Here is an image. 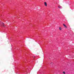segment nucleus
<instances>
[{
    "label": "nucleus",
    "mask_w": 74,
    "mask_h": 74,
    "mask_svg": "<svg viewBox=\"0 0 74 74\" xmlns=\"http://www.w3.org/2000/svg\"><path fill=\"white\" fill-rule=\"evenodd\" d=\"M1 26H3V27H5V25L3 23H2L1 24Z\"/></svg>",
    "instance_id": "obj_1"
},
{
    "label": "nucleus",
    "mask_w": 74,
    "mask_h": 74,
    "mask_svg": "<svg viewBox=\"0 0 74 74\" xmlns=\"http://www.w3.org/2000/svg\"><path fill=\"white\" fill-rule=\"evenodd\" d=\"M63 25L65 27H66V28H67V26H66V25H65V24H63Z\"/></svg>",
    "instance_id": "obj_2"
},
{
    "label": "nucleus",
    "mask_w": 74,
    "mask_h": 74,
    "mask_svg": "<svg viewBox=\"0 0 74 74\" xmlns=\"http://www.w3.org/2000/svg\"><path fill=\"white\" fill-rule=\"evenodd\" d=\"M44 4L45 6H47V3L46 2H45Z\"/></svg>",
    "instance_id": "obj_3"
},
{
    "label": "nucleus",
    "mask_w": 74,
    "mask_h": 74,
    "mask_svg": "<svg viewBox=\"0 0 74 74\" xmlns=\"http://www.w3.org/2000/svg\"><path fill=\"white\" fill-rule=\"evenodd\" d=\"M59 29L60 30H62V28H61V27H60L59 28Z\"/></svg>",
    "instance_id": "obj_4"
},
{
    "label": "nucleus",
    "mask_w": 74,
    "mask_h": 74,
    "mask_svg": "<svg viewBox=\"0 0 74 74\" xmlns=\"http://www.w3.org/2000/svg\"><path fill=\"white\" fill-rule=\"evenodd\" d=\"M58 8H61V6L60 7V6H58Z\"/></svg>",
    "instance_id": "obj_5"
},
{
    "label": "nucleus",
    "mask_w": 74,
    "mask_h": 74,
    "mask_svg": "<svg viewBox=\"0 0 74 74\" xmlns=\"http://www.w3.org/2000/svg\"><path fill=\"white\" fill-rule=\"evenodd\" d=\"M63 74H66V73H65V71L63 72Z\"/></svg>",
    "instance_id": "obj_6"
},
{
    "label": "nucleus",
    "mask_w": 74,
    "mask_h": 74,
    "mask_svg": "<svg viewBox=\"0 0 74 74\" xmlns=\"http://www.w3.org/2000/svg\"><path fill=\"white\" fill-rule=\"evenodd\" d=\"M51 65H52V64H53V62H51Z\"/></svg>",
    "instance_id": "obj_7"
}]
</instances>
